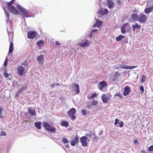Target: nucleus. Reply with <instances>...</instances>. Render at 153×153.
<instances>
[{
	"instance_id": "nucleus-35",
	"label": "nucleus",
	"mask_w": 153,
	"mask_h": 153,
	"mask_svg": "<svg viewBox=\"0 0 153 153\" xmlns=\"http://www.w3.org/2000/svg\"><path fill=\"white\" fill-rule=\"evenodd\" d=\"M124 126V123L122 121H120L119 122V126L120 127H122Z\"/></svg>"
},
{
	"instance_id": "nucleus-15",
	"label": "nucleus",
	"mask_w": 153,
	"mask_h": 153,
	"mask_svg": "<svg viewBox=\"0 0 153 153\" xmlns=\"http://www.w3.org/2000/svg\"><path fill=\"white\" fill-rule=\"evenodd\" d=\"M103 9L102 8H100L98 11L97 13H101L102 15H105L107 14L108 13V11L107 9H105L103 11Z\"/></svg>"
},
{
	"instance_id": "nucleus-27",
	"label": "nucleus",
	"mask_w": 153,
	"mask_h": 153,
	"mask_svg": "<svg viewBox=\"0 0 153 153\" xmlns=\"http://www.w3.org/2000/svg\"><path fill=\"white\" fill-rule=\"evenodd\" d=\"M124 37V36H123L122 35H120V36H119L118 37H117L116 38V40L117 41H120Z\"/></svg>"
},
{
	"instance_id": "nucleus-46",
	"label": "nucleus",
	"mask_w": 153,
	"mask_h": 153,
	"mask_svg": "<svg viewBox=\"0 0 153 153\" xmlns=\"http://www.w3.org/2000/svg\"><path fill=\"white\" fill-rule=\"evenodd\" d=\"M3 135H4V136L6 135V134L4 132V131H2L1 133V136H3Z\"/></svg>"
},
{
	"instance_id": "nucleus-19",
	"label": "nucleus",
	"mask_w": 153,
	"mask_h": 153,
	"mask_svg": "<svg viewBox=\"0 0 153 153\" xmlns=\"http://www.w3.org/2000/svg\"><path fill=\"white\" fill-rule=\"evenodd\" d=\"M153 10V6L147 8L144 10V13L147 14H149Z\"/></svg>"
},
{
	"instance_id": "nucleus-44",
	"label": "nucleus",
	"mask_w": 153,
	"mask_h": 153,
	"mask_svg": "<svg viewBox=\"0 0 153 153\" xmlns=\"http://www.w3.org/2000/svg\"><path fill=\"white\" fill-rule=\"evenodd\" d=\"M97 29H94V30H93L92 31V32H91V34H90V37L91 36H92V33H94V32H96V31H97Z\"/></svg>"
},
{
	"instance_id": "nucleus-36",
	"label": "nucleus",
	"mask_w": 153,
	"mask_h": 153,
	"mask_svg": "<svg viewBox=\"0 0 153 153\" xmlns=\"http://www.w3.org/2000/svg\"><path fill=\"white\" fill-rule=\"evenodd\" d=\"M149 151H153V145L150 146L148 149Z\"/></svg>"
},
{
	"instance_id": "nucleus-10",
	"label": "nucleus",
	"mask_w": 153,
	"mask_h": 153,
	"mask_svg": "<svg viewBox=\"0 0 153 153\" xmlns=\"http://www.w3.org/2000/svg\"><path fill=\"white\" fill-rule=\"evenodd\" d=\"M72 86L73 89V91L75 92L76 94H78L79 92V86L76 83H74Z\"/></svg>"
},
{
	"instance_id": "nucleus-4",
	"label": "nucleus",
	"mask_w": 153,
	"mask_h": 153,
	"mask_svg": "<svg viewBox=\"0 0 153 153\" xmlns=\"http://www.w3.org/2000/svg\"><path fill=\"white\" fill-rule=\"evenodd\" d=\"M43 126L45 128L46 130L52 132H54L56 131L55 128L52 127L49 123L46 122H44L43 123Z\"/></svg>"
},
{
	"instance_id": "nucleus-42",
	"label": "nucleus",
	"mask_w": 153,
	"mask_h": 153,
	"mask_svg": "<svg viewBox=\"0 0 153 153\" xmlns=\"http://www.w3.org/2000/svg\"><path fill=\"white\" fill-rule=\"evenodd\" d=\"M97 103V102L96 101L94 100L92 102V104L93 105H96Z\"/></svg>"
},
{
	"instance_id": "nucleus-1",
	"label": "nucleus",
	"mask_w": 153,
	"mask_h": 153,
	"mask_svg": "<svg viewBox=\"0 0 153 153\" xmlns=\"http://www.w3.org/2000/svg\"><path fill=\"white\" fill-rule=\"evenodd\" d=\"M132 18L135 21H138L141 23H144L147 20L146 16L143 13H141L138 15L137 14H133Z\"/></svg>"
},
{
	"instance_id": "nucleus-57",
	"label": "nucleus",
	"mask_w": 153,
	"mask_h": 153,
	"mask_svg": "<svg viewBox=\"0 0 153 153\" xmlns=\"http://www.w3.org/2000/svg\"><path fill=\"white\" fill-rule=\"evenodd\" d=\"M22 64L23 65H25V64Z\"/></svg>"
},
{
	"instance_id": "nucleus-11",
	"label": "nucleus",
	"mask_w": 153,
	"mask_h": 153,
	"mask_svg": "<svg viewBox=\"0 0 153 153\" xmlns=\"http://www.w3.org/2000/svg\"><path fill=\"white\" fill-rule=\"evenodd\" d=\"M25 69L22 66H19L17 68V71L18 74L20 76H22L24 74Z\"/></svg>"
},
{
	"instance_id": "nucleus-20",
	"label": "nucleus",
	"mask_w": 153,
	"mask_h": 153,
	"mask_svg": "<svg viewBox=\"0 0 153 153\" xmlns=\"http://www.w3.org/2000/svg\"><path fill=\"white\" fill-rule=\"evenodd\" d=\"M113 0H107V1L108 4V7L109 9H112L114 7V4L112 1Z\"/></svg>"
},
{
	"instance_id": "nucleus-18",
	"label": "nucleus",
	"mask_w": 153,
	"mask_h": 153,
	"mask_svg": "<svg viewBox=\"0 0 153 153\" xmlns=\"http://www.w3.org/2000/svg\"><path fill=\"white\" fill-rule=\"evenodd\" d=\"M78 142V137L76 135L74 140H72L71 142V145L73 146H75L76 143Z\"/></svg>"
},
{
	"instance_id": "nucleus-14",
	"label": "nucleus",
	"mask_w": 153,
	"mask_h": 153,
	"mask_svg": "<svg viewBox=\"0 0 153 153\" xmlns=\"http://www.w3.org/2000/svg\"><path fill=\"white\" fill-rule=\"evenodd\" d=\"M120 67L121 68L125 69H131L136 68V66H128L126 65L125 64L120 65Z\"/></svg>"
},
{
	"instance_id": "nucleus-7",
	"label": "nucleus",
	"mask_w": 153,
	"mask_h": 153,
	"mask_svg": "<svg viewBox=\"0 0 153 153\" xmlns=\"http://www.w3.org/2000/svg\"><path fill=\"white\" fill-rule=\"evenodd\" d=\"M107 86V83L105 81H103L100 82L98 85V88L101 91Z\"/></svg>"
},
{
	"instance_id": "nucleus-49",
	"label": "nucleus",
	"mask_w": 153,
	"mask_h": 153,
	"mask_svg": "<svg viewBox=\"0 0 153 153\" xmlns=\"http://www.w3.org/2000/svg\"><path fill=\"white\" fill-rule=\"evenodd\" d=\"M95 136V137L93 138V139L94 140H96L97 139V137L95 136V134L94 133L93 134Z\"/></svg>"
},
{
	"instance_id": "nucleus-45",
	"label": "nucleus",
	"mask_w": 153,
	"mask_h": 153,
	"mask_svg": "<svg viewBox=\"0 0 153 153\" xmlns=\"http://www.w3.org/2000/svg\"><path fill=\"white\" fill-rule=\"evenodd\" d=\"M4 75L6 78L8 77L9 76V75L6 72L4 73Z\"/></svg>"
},
{
	"instance_id": "nucleus-8",
	"label": "nucleus",
	"mask_w": 153,
	"mask_h": 153,
	"mask_svg": "<svg viewBox=\"0 0 153 153\" xmlns=\"http://www.w3.org/2000/svg\"><path fill=\"white\" fill-rule=\"evenodd\" d=\"M13 37H11L10 38H9V40L10 42V45L9 48V53H12L13 51Z\"/></svg>"
},
{
	"instance_id": "nucleus-43",
	"label": "nucleus",
	"mask_w": 153,
	"mask_h": 153,
	"mask_svg": "<svg viewBox=\"0 0 153 153\" xmlns=\"http://www.w3.org/2000/svg\"><path fill=\"white\" fill-rule=\"evenodd\" d=\"M121 32L122 33H125V32H126L125 29L121 27Z\"/></svg>"
},
{
	"instance_id": "nucleus-32",
	"label": "nucleus",
	"mask_w": 153,
	"mask_h": 153,
	"mask_svg": "<svg viewBox=\"0 0 153 153\" xmlns=\"http://www.w3.org/2000/svg\"><path fill=\"white\" fill-rule=\"evenodd\" d=\"M81 113L84 116H85L87 114V111L85 109H82L81 110Z\"/></svg>"
},
{
	"instance_id": "nucleus-28",
	"label": "nucleus",
	"mask_w": 153,
	"mask_h": 153,
	"mask_svg": "<svg viewBox=\"0 0 153 153\" xmlns=\"http://www.w3.org/2000/svg\"><path fill=\"white\" fill-rule=\"evenodd\" d=\"M44 44V42L42 40H40L36 43V45L39 47H40L41 45Z\"/></svg>"
},
{
	"instance_id": "nucleus-50",
	"label": "nucleus",
	"mask_w": 153,
	"mask_h": 153,
	"mask_svg": "<svg viewBox=\"0 0 153 153\" xmlns=\"http://www.w3.org/2000/svg\"><path fill=\"white\" fill-rule=\"evenodd\" d=\"M26 88H27V87L25 86V87H22L21 89H22V90L23 91V90L26 89Z\"/></svg>"
},
{
	"instance_id": "nucleus-13",
	"label": "nucleus",
	"mask_w": 153,
	"mask_h": 153,
	"mask_svg": "<svg viewBox=\"0 0 153 153\" xmlns=\"http://www.w3.org/2000/svg\"><path fill=\"white\" fill-rule=\"evenodd\" d=\"M130 89L128 86L125 87L124 88V90L123 94L124 96H126L129 94L130 92Z\"/></svg>"
},
{
	"instance_id": "nucleus-22",
	"label": "nucleus",
	"mask_w": 153,
	"mask_h": 153,
	"mask_svg": "<svg viewBox=\"0 0 153 153\" xmlns=\"http://www.w3.org/2000/svg\"><path fill=\"white\" fill-rule=\"evenodd\" d=\"M61 125L62 126L67 127L69 126L68 123L67 121L62 120L60 123Z\"/></svg>"
},
{
	"instance_id": "nucleus-39",
	"label": "nucleus",
	"mask_w": 153,
	"mask_h": 153,
	"mask_svg": "<svg viewBox=\"0 0 153 153\" xmlns=\"http://www.w3.org/2000/svg\"><path fill=\"white\" fill-rule=\"evenodd\" d=\"M7 64V58H6V59L4 62V66L5 67H6Z\"/></svg>"
},
{
	"instance_id": "nucleus-25",
	"label": "nucleus",
	"mask_w": 153,
	"mask_h": 153,
	"mask_svg": "<svg viewBox=\"0 0 153 153\" xmlns=\"http://www.w3.org/2000/svg\"><path fill=\"white\" fill-rule=\"evenodd\" d=\"M89 45V43L88 41L85 42H84L81 44L80 46L82 47H85L88 46Z\"/></svg>"
},
{
	"instance_id": "nucleus-40",
	"label": "nucleus",
	"mask_w": 153,
	"mask_h": 153,
	"mask_svg": "<svg viewBox=\"0 0 153 153\" xmlns=\"http://www.w3.org/2000/svg\"><path fill=\"white\" fill-rule=\"evenodd\" d=\"M120 120L117 119H116L115 120L114 125H117L118 123H119V121Z\"/></svg>"
},
{
	"instance_id": "nucleus-53",
	"label": "nucleus",
	"mask_w": 153,
	"mask_h": 153,
	"mask_svg": "<svg viewBox=\"0 0 153 153\" xmlns=\"http://www.w3.org/2000/svg\"><path fill=\"white\" fill-rule=\"evenodd\" d=\"M19 94H20V93H19L18 91V92L16 93V96L17 97V96H18L19 95Z\"/></svg>"
},
{
	"instance_id": "nucleus-23",
	"label": "nucleus",
	"mask_w": 153,
	"mask_h": 153,
	"mask_svg": "<svg viewBox=\"0 0 153 153\" xmlns=\"http://www.w3.org/2000/svg\"><path fill=\"white\" fill-rule=\"evenodd\" d=\"M37 59L39 63H42L44 60V56L41 55L37 58Z\"/></svg>"
},
{
	"instance_id": "nucleus-24",
	"label": "nucleus",
	"mask_w": 153,
	"mask_h": 153,
	"mask_svg": "<svg viewBox=\"0 0 153 153\" xmlns=\"http://www.w3.org/2000/svg\"><path fill=\"white\" fill-rule=\"evenodd\" d=\"M41 122H36L35 123L34 125L38 129H40L41 128Z\"/></svg>"
},
{
	"instance_id": "nucleus-26",
	"label": "nucleus",
	"mask_w": 153,
	"mask_h": 153,
	"mask_svg": "<svg viewBox=\"0 0 153 153\" xmlns=\"http://www.w3.org/2000/svg\"><path fill=\"white\" fill-rule=\"evenodd\" d=\"M3 8L5 12V15L7 17V18L8 19H9V15L8 12L6 11V10L5 9V7H4V6L3 7Z\"/></svg>"
},
{
	"instance_id": "nucleus-29",
	"label": "nucleus",
	"mask_w": 153,
	"mask_h": 153,
	"mask_svg": "<svg viewBox=\"0 0 153 153\" xmlns=\"http://www.w3.org/2000/svg\"><path fill=\"white\" fill-rule=\"evenodd\" d=\"M96 24H97V27H99V26H101L102 24V22L101 21H99L98 20H96Z\"/></svg>"
},
{
	"instance_id": "nucleus-51",
	"label": "nucleus",
	"mask_w": 153,
	"mask_h": 153,
	"mask_svg": "<svg viewBox=\"0 0 153 153\" xmlns=\"http://www.w3.org/2000/svg\"><path fill=\"white\" fill-rule=\"evenodd\" d=\"M23 91L22 90V89H21L19 91H18V92L20 93L21 92H22Z\"/></svg>"
},
{
	"instance_id": "nucleus-2",
	"label": "nucleus",
	"mask_w": 153,
	"mask_h": 153,
	"mask_svg": "<svg viewBox=\"0 0 153 153\" xmlns=\"http://www.w3.org/2000/svg\"><path fill=\"white\" fill-rule=\"evenodd\" d=\"M15 0H12L11 1L7 3V7L10 13L15 15H17L19 14V12L12 4L14 3Z\"/></svg>"
},
{
	"instance_id": "nucleus-9",
	"label": "nucleus",
	"mask_w": 153,
	"mask_h": 153,
	"mask_svg": "<svg viewBox=\"0 0 153 153\" xmlns=\"http://www.w3.org/2000/svg\"><path fill=\"white\" fill-rule=\"evenodd\" d=\"M87 138L85 136H83L80 138V142L82 143V145L83 146L85 147L87 146L88 143L87 142Z\"/></svg>"
},
{
	"instance_id": "nucleus-30",
	"label": "nucleus",
	"mask_w": 153,
	"mask_h": 153,
	"mask_svg": "<svg viewBox=\"0 0 153 153\" xmlns=\"http://www.w3.org/2000/svg\"><path fill=\"white\" fill-rule=\"evenodd\" d=\"M114 97L117 96L120 99H122L123 98V96H122V95L120 94L119 92L118 93H116L115 95H114Z\"/></svg>"
},
{
	"instance_id": "nucleus-38",
	"label": "nucleus",
	"mask_w": 153,
	"mask_h": 153,
	"mask_svg": "<svg viewBox=\"0 0 153 153\" xmlns=\"http://www.w3.org/2000/svg\"><path fill=\"white\" fill-rule=\"evenodd\" d=\"M140 88L141 92L143 93L144 91V88L143 87L142 85H141L140 86Z\"/></svg>"
},
{
	"instance_id": "nucleus-37",
	"label": "nucleus",
	"mask_w": 153,
	"mask_h": 153,
	"mask_svg": "<svg viewBox=\"0 0 153 153\" xmlns=\"http://www.w3.org/2000/svg\"><path fill=\"white\" fill-rule=\"evenodd\" d=\"M97 96V94L96 93H94L91 96V99H93L95 97H96Z\"/></svg>"
},
{
	"instance_id": "nucleus-21",
	"label": "nucleus",
	"mask_w": 153,
	"mask_h": 153,
	"mask_svg": "<svg viewBox=\"0 0 153 153\" xmlns=\"http://www.w3.org/2000/svg\"><path fill=\"white\" fill-rule=\"evenodd\" d=\"M28 112L32 116L36 115L35 111L34 109L30 108H27Z\"/></svg>"
},
{
	"instance_id": "nucleus-41",
	"label": "nucleus",
	"mask_w": 153,
	"mask_h": 153,
	"mask_svg": "<svg viewBox=\"0 0 153 153\" xmlns=\"http://www.w3.org/2000/svg\"><path fill=\"white\" fill-rule=\"evenodd\" d=\"M128 25V23H125L123 24V26H122L121 27L125 29V28H126V26H127V25Z\"/></svg>"
},
{
	"instance_id": "nucleus-16",
	"label": "nucleus",
	"mask_w": 153,
	"mask_h": 153,
	"mask_svg": "<svg viewBox=\"0 0 153 153\" xmlns=\"http://www.w3.org/2000/svg\"><path fill=\"white\" fill-rule=\"evenodd\" d=\"M102 99L104 103H107L110 99V97H107L106 95L104 94L102 95Z\"/></svg>"
},
{
	"instance_id": "nucleus-55",
	"label": "nucleus",
	"mask_w": 153,
	"mask_h": 153,
	"mask_svg": "<svg viewBox=\"0 0 153 153\" xmlns=\"http://www.w3.org/2000/svg\"><path fill=\"white\" fill-rule=\"evenodd\" d=\"M142 152L143 153H146L145 151H142Z\"/></svg>"
},
{
	"instance_id": "nucleus-33",
	"label": "nucleus",
	"mask_w": 153,
	"mask_h": 153,
	"mask_svg": "<svg viewBox=\"0 0 153 153\" xmlns=\"http://www.w3.org/2000/svg\"><path fill=\"white\" fill-rule=\"evenodd\" d=\"M62 141L64 143H68V140L65 138H62Z\"/></svg>"
},
{
	"instance_id": "nucleus-31",
	"label": "nucleus",
	"mask_w": 153,
	"mask_h": 153,
	"mask_svg": "<svg viewBox=\"0 0 153 153\" xmlns=\"http://www.w3.org/2000/svg\"><path fill=\"white\" fill-rule=\"evenodd\" d=\"M146 80V77L145 75H143L142 76L141 79V83H143Z\"/></svg>"
},
{
	"instance_id": "nucleus-52",
	"label": "nucleus",
	"mask_w": 153,
	"mask_h": 153,
	"mask_svg": "<svg viewBox=\"0 0 153 153\" xmlns=\"http://www.w3.org/2000/svg\"><path fill=\"white\" fill-rule=\"evenodd\" d=\"M137 140H136V139L135 140H134V143L135 144H136L137 143Z\"/></svg>"
},
{
	"instance_id": "nucleus-56",
	"label": "nucleus",
	"mask_w": 153,
	"mask_h": 153,
	"mask_svg": "<svg viewBox=\"0 0 153 153\" xmlns=\"http://www.w3.org/2000/svg\"><path fill=\"white\" fill-rule=\"evenodd\" d=\"M56 85H59V83L56 84Z\"/></svg>"
},
{
	"instance_id": "nucleus-54",
	"label": "nucleus",
	"mask_w": 153,
	"mask_h": 153,
	"mask_svg": "<svg viewBox=\"0 0 153 153\" xmlns=\"http://www.w3.org/2000/svg\"><path fill=\"white\" fill-rule=\"evenodd\" d=\"M97 26V24H96V23L94 25H93V27H96Z\"/></svg>"
},
{
	"instance_id": "nucleus-17",
	"label": "nucleus",
	"mask_w": 153,
	"mask_h": 153,
	"mask_svg": "<svg viewBox=\"0 0 153 153\" xmlns=\"http://www.w3.org/2000/svg\"><path fill=\"white\" fill-rule=\"evenodd\" d=\"M132 30L134 31L136 29L140 30L141 28V26L137 23H135L134 25H132Z\"/></svg>"
},
{
	"instance_id": "nucleus-12",
	"label": "nucleus",
	"mask_w": 153,
	"mask_h": 153,
	"mask_svg": "<svg viewBox=\"0 0 153 153\" xmlns=\"http://www.w3.org/2000/svg\"><path fill=\"white\" fill-rule=\"evenodd\" d=\"M120 75V73H119L118 72H115L114 75L111 77V79L113 81H116Z\"/></svg>"
},
{
	"instance_id": "nucleus-48",
	"label": "nucleus",
	"mask_w": 153,
	"mask_h": 153,
	"mask_svg": "<svg viewBox=\"0 0 153 153\" xmlns=\"http://www.w3.org/2000/svg\"><path fill=\"white\" fill-rule=\"evenodd\" d=\"M56 84H53L52 85H51L50 86L51 87V88H53L55 85Z\"/></svg>"
},
{
	"instance_id": "nucleus-47",
	"label": "nucleus",
	"mask_w": 153,
	"mask_h": 153,
	"mask_svg": "<svg viewBox=\"0 0 153 153\" xmlns=\"http://www.w3.org/2000/svg\"><path fill=\"white\" fill-rule=\"evenodd\" d=\"M56 44L58 45H60L61 44L59 41H56Z\"/></svg>"
},
{
	"instance_id": "nucleus-3",
	"label": "nucleus",
	"mask_w": 153,
	"mask_h": 153,
	"mask_svg": "<svg viewBox=\"0 0 153 153\" xmlns=\"http://www.w3.org/2000/svg\"><path fill=\"white\" fill-rule=\"evenodd\" d=\"M16 6L21 13V14L23 17L27 18L30 16L31 13L30 12L28 11L26 9L19 4L16 5Z\"/></svg>"
},
{
	"instance_id": "nucleus-6",
	"label": "nucleus",
	"mask_w": 153,
	"mask_h": 153,
	"mask_svg": "<svg viewBox=\"0 0 153 153\" xmlns=\"http://www.w3.org/2000/svg\"><path fill=\"white\" fill-rule=\"evenodd\" d=\"M37 34V33L36 31H30L27 33V36L28 38L33 39L36 36Z\"/></svg>"
},
{
	"instance_id": "nucleus-34",
	"label": "nucleus",
	"mask_w": 153,
	"mask_h": 153,
	"mask_svg": "<svg viewBox=\"0 0 153 153\" xmlns=\"http://www.w3.org/2000/svg\"><path fill=\"white\" fill-rule=\"evenodd\" d=\"M3 108L0 107V117L2 118H3V116H2V113L3 111Z\"/></svg>"
},
{
	"instance_id": "nucleus-5",
	"label": "nucleus",
	"mask_w": 153,
	"mask_h": 153,
	"mask_svg": "<svg viewBox=\"0 0 153 153\" xmlns=\"http://www.w3.org/2000/svg\"><path fill=\"white\" fill-rule=\"evenodd\" d=\"M76 112V110L75 108H73L70 110L68 112L67 114L69 118L72 120H74L76 118L74 115Z\"/></svg>"
}]
</instances>
